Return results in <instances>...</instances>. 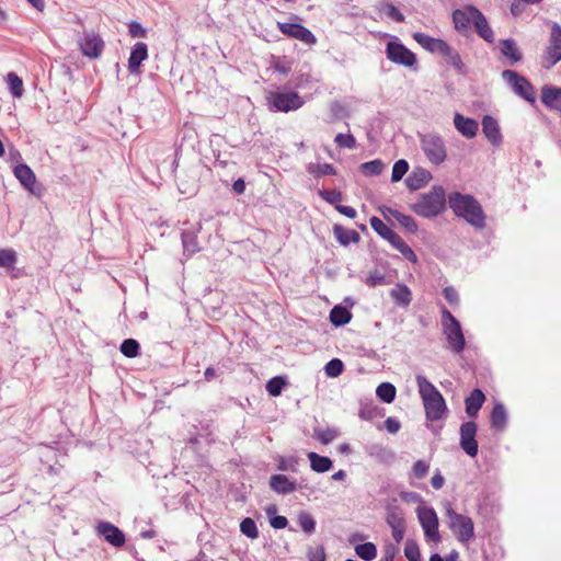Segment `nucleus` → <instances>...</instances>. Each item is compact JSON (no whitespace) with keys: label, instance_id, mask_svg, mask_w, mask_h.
Returning <instances> with one entry per match:
<instances>
[{"label":"nucleus","instance_id":"1","mask_svg":"<svg viewBox=\"0 0 561 561\" xmlns=\"http://www.w3.org/2000/svg\"><path fill=\"white\" fill-rule=\"evenodd\" d=\"M448 205L457 217L463 218L474 228L482 229L485 226V215L480 203L469 194L454 192L448 196Z\"/></svg>","mask_w":561,"mask_h":561},{"label":"nucleus","instance_id":"2","mask_svg":"<svg viewBox=\"0 0 561 561\" xmlns=\"http://www.w3.org/2000/svg\"><path fill=\"white\" fill-rule=\"evenodd\" d=\"M416 385L428 421H438L447 413V405L438 389L423 375H417Z\"/></svg>","mask_w":561,"mask_h":561},{"label":"nucleus","instance_id":"3","mask_svg":"<svg viewBox=\"0 0 561 561\" xmlns=\"http://www.w3.org/2000/svg\"><path fill=\"white\" fill-rule=\"evenodd\" d=\"M446 194L442 186H433L428 193L422 194L411 209L420 217L434 218L445 210Z\"/></svg>","mask_w":561,"mask_h":561},{"label":"nucleus","instance_id":"4","mask_svg":"<svg viewBox=\"0 0 561 561\" xmlns=\"http://www.w3.org/2000/svg\"><path fill=\"white\" fill-rule=\"evenodd\" d=\"M446 517L448 527L459 542L467 543L474 538V525L469 516L457 513L447 504Z\"/></svg>","mask_w":561,"mask_h":561},{"label":"nucleus","instance_id":"5","mask_svg":"<svg viewBox=\"0 0 561 561\" xmlns=\"http://www.w3.org/2000/svg\"><path fill=\"white\" fill-rule=\"evenodd\" d=\"M420 146L427 160L439 165L447 159L445 140L437 133L420 134Z\"/></svg>","mask_w":561,"mask_h":561},{"label":"nucleus","instance_id":"6","mask_svg":"<svg viewBox=\"0 0 561 561\" xmlns=\"http://www.w3.org/2000/svg\"><path fill=\"white\" fill-rule=\"evenodd\" d=\"M267 106L274 112H290L304 105L302 98L294 91H271L266 95Z\"/></svg>","mask_w":561,"mask_h":561},{"label":"nucleus","instance_id":"7","mask_svg":"<svg viewBox=\"0 0 561 561\" xmlns=\"http://www.w3.org/2000/svg\"><path fill=\"white\" fill-rule=\"evenodd\" d=\"M502 79L511 87L516 95L531 104L536 102V92L528 79L511 69L502 71Z\"/></svg>","mask_w":561,"mask_h":561},{"label":"nucleus","instance_id":"8","mask_svg":"<svg viewBox=\"0 0 561 561\" xmlns=\"http://www.w3.org/2000/svg\"><path fill=\"white\" fill-rule=\"evenodd\" d=\"M419 522L424 530V536L427 540L439 541L440 535L438 531V517L433 507L420 506L416 510Z\"/></svg>","mask_w":561,"mask_h":561},{"label":"nucleus","instance_id":"9","mask_svg":"<svg viewBox=\"0 0 561 561\" xmlns=\"http://www.w3.org/2000/svg\"><path fill=\"white\" fill-rule=\"evenodd\" d=\"M386 56L393 64L404 67H413L416 64V56L399 41H390L386 45Z\"/></svg>","mask_w":561,"mask_h":561},{"label":"nucleus","instance_id":"10","mask_svg":"<svg viewBox=\"0 0 561 561\" xmlns=\"http://www.w3.org/2000/svg\"><path fill=\"white\" fill-rule=\"evenodd\" d=\"M478 426L473 421H468L460 426V447L470 457L478 455L479 446L476 439Z\"/></svg>","mask_w":561,"mask_h":561},{"label":"nucleus","instance_id":"11","mask_svg":"<svg viewBox=\"0 0 561 561\" xmlns=\"http://www.w3.org/2000/svg\"><path fill=\"white\" fill-rule=\"evenodd\" d=\"M277 26L288 37L298 39L307 45H314L317 43L312 32L299 23L278 22Z\"/></svg>","mask_w":561,"mask_h":561},{"label":"nucleus","instance_id":"12","mask_svg":"<svg viewBox=\"0 0 561 561\" xmlns=\"http://www.w3.org/2000/svg\"><path fill=\"white\" fill-rule=\"evenodd\" d=\"M79 45L82 54L89 58H98L104 48V42L93 31L84 32Z\"/></svg>","mask_w":561,"mask_h":561},{"label":"nucleus","instance_id":"13","mask_svg":"<svg viewBox=\"0 0 561 561\" xmlns=\"http://www.w3.org/2000/svg\"><path fill=\"white\" fill-rule=\"evenodd\" d=\"M546 55L548 67H552L561 60V26L558 23H553L551 26Z\"/></svg>","mask_w":561,"mask_h":561},{"label":"nucleus","instance_id":"14","mask_svg":"<svg viewBox=\"0 0 561 561\" xmlns=\"http://www.w3.org/2000/svg\"><path fill=\"white\" fill-rule=\"evenodd\" d=\"M478 11L479 9L471 4L461 9H456L453 12V22L455 24V28L459 33L467 32L470 28Z\"/></svg>","mask_w":561,"mask_h":561},{"label":"nucleus","instance_id":"15","mask_svg":"<svg viewBox=\"0 0 561 561\" xmlns=\"http://www.w3.org/2000/svg\"><path fill=\"white\" fill-rule=\"evenodd\" d=\"M443 331L450 348L456 354L461 353L465 350L466 341L460 322L454 321L450 325H444Z\"/></svg>","mask_w":561,"mask_h":561},{"label":"nucleus","instance_id":"16","mask_svg":"<svg viewBox=\"0 0 561 561\" xmlns=\"http://www.w3.org/2000/svg\"><path fill=\"white\" fill-rule=\"evenodd\" d=\"M96 533L114 547H122L125 543L124 533L108 522H100L96 526Z\"/></svg>","mask_w":561,"mask_h":561},{"label":"nucleus","instance_id":"17","mask_svg":"<svg viewBox=\"0 0 561 561\" xmlns=\"http://www.w3.org/2000/svg\"><path fill=\"white\" fill-rule=\"evenodd\" d=\"M482 131L486 139L495 147L503 142L499 122L491 115H484L482 118Z\"/></svg>","mask_w":561,"mask_h":561},{"label":"nucleus","instance_id":"18","mask_svg":"<svg viewBox=\"0 0 561 561\" xmlns=\"http://www.w3.org/2000/svg\"><path fill=\"white\" fill-rule=\"evenodd\" d=\"M413 39L420 44L424 49L431 51V53H437L442 55L443 53H446L447 50V42L440 39V38H434L431 37L427 34L415 32L413 34Z\"/></svg>","mask_w":561,"mask_h":561},{"label":"nucleus","instance_id":"19","mask_svg":"<svg viewBox=\"0 0 561 561\" xmlns=\"http://www.w3.org/2000/svg\"><path fill=\"white\" fill-rule=\"evenodd\" d=\"M13 173L19 182L23 185L25 190H27L32 194H38L36 192V176L33 170L25 163H20L13 169Z\"/></svg>","mask_w":561,"mask_h":561},{"label":"nucleus","instance_id":"20","mask_svg":"<svg viewBox=\"0 0 561 561\" xmlns=\"http://www.w3.org/2000/svg\"><path fill=\"white\" fill-rule=\"evenodd\" d=\"M454 125L457 131L468 139L473 138L479 130V124L476 119L466 117L460 113L455 114Z\"/></svg>","mask_w":561,"mask_h":561},{"label":"nucleus","instance_id":"21","mask_svg":"<svg viewBox=\"0 0 561 561\" xmlns=\"http://www.w3.org/2000/svg\"><path fill=\"white\" fill-rule=\"evenodd\" d=\"M387 523L392 530L393 539L396 542H400L405 531V523L402 513L398 508L390 510L387 514Z\"/></svg>","mask_w":561,"mask_h":561},{"label":"nucleus","instance_id":"22","mask_svg":"<svg viewBox=\"0 0 561 561\" xmlns=\"http://www.w3.org/2000/svg\"><path fill=\"white\" fill-rule=\"evenodd\" d=\"M148 58V46L144 42H137L131 48L128 58V70L130 73H139L140 65Z\"/></svg>","mask_w":561,"mask_h":561},{"label":"nucleus","instance_id":"23","mask_svg":"<svg viewBox=\"0 0 561 561\" xmlns=\"http://www.w3.org/2000/svg\"><path fill=\"white\" fill-rule=\"evenodd\" d=\"M271 489L278 494H290L297 490L295 480H289L285 474H274L270 479Z\"/></svg>","mask_w":561,"mask_h":561},{"label":"nucleus","instance_id":"24","mask_svg":"<svg viewBox=\"0 0 561 561\" xmlns=\"http://www.w3.org/2000/svg\"><path fill=\"white\" fill-rule=\"evenodd\" d=\"M365 450L369 457L380 463H390L394 460V453L381 444H369Z\"/></svg>","mask_w":561,"mask_h":561},{"label":"nucleus","instance_id":"25","mask_svg":"<svg viewBox=\"0 0 561 561\" xmlns=\"http://www.w3.org/2000/svg\"><path fill=\"white\" fill-rule=\"evenodd\" d=\"M197 228L193 230H184L181 234L183 252L185 255L191 256L199 251L197 242V232L201 230V224H197Z\"/></svg>","mask_w":561,"mask_h":561},{"label":"nucleus","instance_id":"26","mask_svg":"<svg viewBox=\"0 0 561 561\" xmlns=\"http://www.w3.org/2000/svg\"><path fill=\"white\" fill-rule=\"evenodd\" d=\"M541 102L552 110L561 112V88L543 87Z\"/></svg>","mask_w":561,"mask_h":561},{"label":"nucleus","instance_id":"27","mask_svg":"<svg viewBox=\"0 0 561 561\" xmlns=\"http://www.w3.org/2000/svg\"><path fill=\"white\" fill-rule=\"evenodd\" d=\"M485 401V396L480 389L471 391L470 396L466 398V413L470 417H476Z\"/></svg>","mask_w":561,"mask_h":561},{"label":"nucleus","instance_id":"28","mask_svg":"<svg viewBox=\"0 0 561 561\" xmlns=\"http://www.w3.org/2000/svg\"><path fill=\"white\" fill-rule=\"evenodd\" d=\"M472 25L474 26L477 34L485 42L492 43L494 41L493 30L491 28L486 18L480 10L476 14Z\"/></svg>","mask_w":561,"mask_h":561},{"label":"nucleus","instance_id":"29","mask_svg":"<svg viewBox=\"0 0 561 561\" xmlns=\"http://www.w3.org/2000/svg\"><path fill=\"white\" fill-rule=\"evenodd\" d=\"M432 179L430 171L419 168L414 170L405 180L407 186L411 191H417Z\"/></svg>","mask_w":561,"mask_h":561},{"label":"nucleus","instance_id":"30","mask_svg":"<svg viewBox=\"0 0 561 561\" xmlns=\"http://www.w3.org/2000/svg\"><path fill=\"white\" fill-rule=\"evenodd\" d=\"M333 233L336 241L343 247H347L352 242L357 243L360 240V236L356 230L345 229L341 225L333 226Z\"/></svg>","mask_w":561,"mask_h":561},{"label":"nucleus","instance_id":"31","mask_svg":"<svg viewBox=\"0 0 561 561\" xmlns=\"http://www.w3.org/2000/svg\"><path fill=\"white\" fill-rule=\"evenodd\" d=\"M490 422L491 427L499 432H503L506 428L507 412L502 403L497 402L494 404L491 412Z\"/></svg>","mask_w":561,"mask_h":561},{"label":"nucleus","instance_id":"32","mask_svg":"<svg viewBox=\"0 0 561 561\" xmlns=\"http://www.w3.org/2000/svg\"><path fill=\"white\" fill-rule=\"evenodd\" d=\"M500 45L501 54L510 60V64H515L522 60L523 55L514 39H502Z\"/></svg>","mask_w":561,"mask_h":561},{"label":"nucleus","instance_id":"33","mask_svg":"<svg viewBox=\"0 0 561 561\" xmlns=\"http://www.w3.org/2000/svg\"><path fill=\"white\" fill-rule=\"evenodd\" d=\"M390 297L400 307H408L412 300V293L404 284H398L390 290Z\"/></svg>","mask_w":561,"mask_h":561},{"label":"nucleus","instance_id":"34","mask_svg":"<svg viewBox=\"0 0 561 561\" xmlns=\"http://www.w3.org/2000/svg\"><path fill=\"white\" fill-rule=\"evenodd\" d=\"M310 467L313 471L322 473L329 471L333 467V461L327 456H320L314 451L308 454Z\"/></svg>","mask_w":561,"mask_h":561},{"label":"nucleus","instance_id":"35","mask_svg":"<svg viewBox=\"0 0 561 561\" xmlns=\"http://www.w3.org/2000/svg\"><path fill=\"white\" fill-rule=\"evenodd\" d=\"M351 319V311L343 306H334L330 311V321L335 327L347 324Z\"/></svg>","mask_w":561,"mask_h":561},{"label":"nucleus","instance_id":"36","mask_svg":"<svg viewBox=\"0 0 561 561\" xmlns=\"http://www.w3.org/2000/svg\"><path fill=\"white\" fill-rule=\"evenodd\" d=\"M391 245L396 248L408 261L416 262V255L410 245L398 234L394 233L389 240Z\"/></svg>","mask_w":561,"mask_h":561},{"label":"nucleus","instance_id":"37","mask_svg":"<svg viewBox=\"0 0 561 561\" xmlns=\"http://www.w3.org/2000/svg\"><path fill=\"white\" fill-rule=\"evenodd\" d=\"M397 389L390 382H382L376 389L377 397L385 403H391L396 399Z\"/></svg>","mask_w":561,"mask_h":561},{"label":"nucleus","instance_id":"38","mask_svg":"<svg viewBox=\"0 0 561 561\" xmlns=\"http://www.w3.org/2000/svg\"><path fill=\"white\" fill-rule=\"evenodd\" d=\"M355 552L364 561H371L377 557V548L373 542L357 545L355 547Z\"/></svg>","mask_w":561,"mask_h":561},{"label":"nucleus","instance_id":"39","mask_svg":"<svg viewBox=\"0 0 561 561\" xmlns=\"http://www.w3.org/2000/svg\"><path fill=\"white\" fill-rule=\"evenodd\" d=\"M7 83L13 98H21L24 92L22 79L14 72L7 75Z\"/></svg>","mask_w":561,"mask_h":561},{"label":"nucleus","instance_id":"40","mask_svg":"<svg viewBox=\"0 0 561 561\" xmlns=\"http://www.w3.org/2000/svg\"><path fill=\"white\" fill-rule=\"evenodd\" d=\"M307 171L314 178H320L322 175H334L336 173L335 168L330 163H309L307 165Z\"/></svg>","mask_w":561,"mask_h":561},{"label":"nucleus","instance_id":"41","mask_svg":"<svg viewBox=\"0 0 561 561\" xmlns=\"http://www.w3.org/2000/svg\"><path fill=\"white\" fill-rule=\"evenodd\" d=\"M383 168V162L380 159H376L362 163L359 170L365 176H376L382 172Z\"/></svg>","mask_w":561,"mask_h":561},{"label":"nucleus","instance_id":"42","mask_svg":"<svg viewBox=\"0 0 561 561\" xmlns=\"http://www.w3.org/2000/svg\"><path fill=\"white\" fill-rule=\"evenodd\" d=\"M297 522L299 527L307 534L311 535L316 530V520L312 515L306 511L298 514Z\"/></svg>","mask_w":561,"mask_h":561},{"label":"nucleus","instance_id":"43","mask_svg":"<svg viewBox=\"0 0 561 561\" xmlns=\"http://www.w3.org/2000/svg\"><path fill=\"white\" fill-rule=\"evenodd\" d=\"M369 224L371 226V228L383 239H386L387 241H389L391 239V237H393V234L396 233L394 231H392L388 226H386L383 224V221L376 217V216H373L369 220Z\"/></svg>","mask_w":561,"mask_h":561},{"label":"nucleus","instance_id":"44","mask_svg":"<svg viewBox=\"0 0 561 561\" xmlns=\"http://www.w3.org/2000/svg\"><path fill=\"white\" fill-rule=\"evenodd\" d=\"M442 56H444L446 58V61L450 64L457 71H463L465 66L459 53L456 49H454L449 44H447L446 53H443Z\"/></svg>","mask_w":561,"mask_h":561},{"label":"nucleus","instance_id":"45","mask_svg":"<svg viewBox=\"0 0 561 561\" xmlns=\"http://www.w3.org/2000/svg\"><path fill=\"white\" fill-rule=\"evenodd\" d=\"M337 435H339L337 430L333 428V427H327V428L317 427V428H314V437L324 445H328L331 442H333L337 437Z\"/></svg>","mask_w":561,"mask_h":561},{"label":"nucleus","instance_id":"46","mask_svg":"<svg viewBox=\"0 0 561 561\" xmlns=\"http://www.w3.org/2000/svg\"><path fill=\"white\" fill-rule=\"evenodd\" d=\"M240 531L250 539H256L259 537L256 524L251 517H245L241 520Z\"/></svg>","mask_w":561,"mask_h":561},{"label":"nucleus","instance_id":"47","mask_svg":"<svg viewBox=\"0 0 561 561\" xmlns=\"http://www.w3.org/2000/svg\"><path fill=\"white\" fill-rule=\"evenodd\" d=\"M139 343L134 339L124 340L119 347L122 354L128 358L136 357L139 354Z\"/></svg>","mask_w":561,"mask_h":561},{"label":"nucleus","instance_id":"48","mask_svg":"<svg viewBox=\"0 0 561 561\" xmlns=\"http://www.w3.org/2000/svg\"><path fill=\"white\" fill-rule=\"evenodd\" d=\"M344 370V364L340 358H332L324 366V373L328 377L336 378Z\"/></svg>","mask_w":561,"mask_h":561},{"label":"nucleus","instance_id":"49","mask_svg":"<svg viewBox=\"0 0 561 561\" xmlns=\"http://www.w3.org/2000/svg\"><path fill=\"white\" fill-rule=\"evenodd\" d=\"M286 385L285 377L276 376L271 378L266 383V390L272 397H277L282 393L284 386Z\"/></svg>","mask_w":561,"mask_h":561},{"label":"nucleus","instance_id":"50","mask_svg":"<svg viewBox=\"0 0 561 561\" xmlns=\"http://www.w3.org/2000/svg\"><path fill=\"white\" fill-rule=\"evenodd\" d=\"M409 170V163L404 159L394 162L391 174V182H399Z\"/></svg>","mask_w":561,"mask_h":561},{"label":"nucleus","instance_id":"51","mask_svg":"<svg viewBox=\"0 0 561 561\" xmlns=\"http://www.w3.org/2000/svg\"><path fill=\"white\" fill-rule=\"evenodd\" d=\"M404 556L409 561H421L419 545L414 540H407L404 546Z\"/></svg>","mask_w":561,"mask_h":561},{"label":"nucleus","instance_id":"52","mask_svg":"<svg viewBox=\"0 0 561 561\" xmlns=\"http://www.w3.org/2000/svg\"><path fill=\"white\" fill-rule=\"evenodd\" d=\"M319 196L324 199L327 203L331 205H340L339 203L342 201L343 195L341 191L337 190H320Z\"/></svg>","mask_w":561,"mask_h":561},{"label":"nucleus","instance_id":"53","mask_svg":"<svg viewBox=\"0 0 561 561\" xmlns=\"http://www.w3.org/2000/svg\"><path fill=\"white\" fill-rule=\"evenodd\" d=\"M334 142L340 148L354 149L356 147V139L352 134H337Z\"/></svg>","mask_w":561,"mask_h":561},{"label":"nucleus","instance_id":"54","mask_svg":"<svg viewBox=\"0 0 561 561\" xmlns=\"http://www.w3.org/2000/svg\"><path fill=\"white\" fill-rule=\"evenodd\" d=\"M16 262V254L10 249H0V266L10 268Z\"/></svg>","mask_w":561,"mask_h":561},{"label":"nucleus","instance_id":"55","mask_svg":"<svg viewBox=\"0 0 561 561\" xmlns=\"http://www.w3.org/2000/svg\"><path fill=\"white\" fill-rule=\"evenodd\" d=\"M298 459L296 457H279L277 469L280 471H297Z\"/></svg>","mask_w":561,"mask_h":561},{"label":"nucleus","instance_id":"56","mask_svg":"<svg viewBox=\"0 0 561 561\" xmlns=\"http://www.w3.org/2000/svg\"><path fill=\"white\" fill-rule=\"evenodd\" d=\"M381 11L396 22H404V15L400 12V10L393 5L392 3H383L381 7Z\"/></svg>","mask_w":561,"mask_h":561},{"label":"nucleus","instance_id":"57","mask_svg":"<svg viewBox=\"0 0 561 561\" xmlns=\"http://www.w3.org/2000/svg\"><path fill=\"white\" fill-rule=\"evenodd\" d=\"M430 470V463L425 460H417L413 467L411 474L416 479H423L427 476Z\"/></svg>","mask_w":561,"mask_h":561},{"label":"nucleus","instance_id":"58","mask_svg":"<svg viewBox=\"0 0 561 561\" xmlns=\"http://www.w3.org/2000/svg\"><path fill=\"white\" fill-rule=\"evenodd\" d=\"M402 227H404L409 232L414 233L417 231V225L413 217L404 214H400L399 218L396 219Z\"/></svg>","mask_w":561,"mask_h":561},{"label":"nucleus","instance_id":"59","mask_svg":"<svg viewBox=\"0 0 561 561\" xmlns=\"http://www.w3.org/2000/svg\"><path fill=\"white\" fill-rule=\"evenodd\" d=\"M128 32L131 37H146L147 31L142 27V25L138 22H130L128 24Z\"/></svg>","mask_w":561,"mask_h":561},{"label":"nucleus","instance_id":"60","mask_svg":"<svg viewBox=\"0 0 561 561\" xmlns=\"http://www.w3.org/2000/svg\"><path fill=\"white\" fill-rule=\"evenodd\" d=\"M309 561H325L327 554L323 546H319L316 549H310L308 552Z\"/></svg>","mask_w":561,"mask_h":561},{"label":"nucleus","instance_id":"61","mask_svg":"<svg viewBox=\"0 0 561 561\" xmlns=\"http://www.w3.org/2000/svg\"><path fill=\"white\" fill-rule=\"evenodd\" d=\"M386 283V277L383 274L375 272L370 273V275L366 279V284L370 287H375L378 285H382Z\"/></svg>","mask_w":561,"mask_h":561},{"label":"nucleus","instance_id":"62","mask_svg":"<svg viewBox=\"0 0 561 561\" xmlns=\"http://www.w3.org/2000/svg\"><path fill=\"white\" fill-rule=\"evenodd\" d=\"M270 524L275 529H283L287 526L288 520L285 516L274 515L270 518Z\"/></svg>","mask_w":561,"mask_h":561},{"label":"nucleus","instance_id":"63","mask_svg":"<svg viewBox=\"0 0 561 561\" xmlns=\"http://www.w3.org/2000/svg\"><path fill=\"white\" fill-rule=\"evenodd\" d=\"M443 294H444L445 299L449 304H458L459 296H458L457 290L454 287H445L443 290Z\"/></svg>","mask_w":561,"mask_h":561},{"label":"nucleus","instance_id":"64","mask_svg":"<svg viewBox=\"0 0 561 561\" xmlns=\"http://www.w3.org/2000/svg\"><path fill=\"white\" fill-rule=\"evenodd\" d=\"M385 427L389 433L396 434L399 432L401 424L397 419L390 416V417L386 419Z\"/></svg>","mask_w":561,"mask_h":561}]
</instances>
